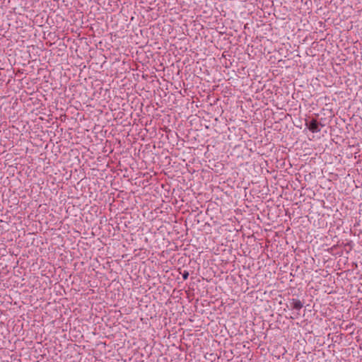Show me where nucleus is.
<instances>
[{"instance_id":"1","label":"nucleus","mask_w":362,"mask_h":362,"mask_svg":"<svg viewBox=\"0 0 362 362\" xmlns=\"http://www.w3.org/2000/svg\"><path fill=\"white\" fill-rule=\"evenodd\" d=\"M307 125L310 131H311L313 133H317L320 131L318 122H317L316 119H312L308 124H307Z\"/></svg>"},{"instance_id":"2","label":"nucleus","mask_w":362,"mask_h":362,"mask_svg":"<svg viewBox=\"0 0 362 362\" xmlns=\"http://www.w3.org/2000/svg\"><path fill=\"white\" fill-rule=\"evenodd\" d=\"M303 303L300 300L298 299H293L291 303V307L292 308L299 310L303 308Z\"/></svg>"},{"instance_id":"3","label":"nucleus","mask_w":362,"mask_h":362,"mask_svg":"<svg viewBox=\"0 0 362 362\" xmlns=\"http://www.w3.org/2000/svg\"><path fill=\"white\" fill-rule=\"evenodd\" d=\"M187 276H188V274H187H187H183V278H184L185 279H186L187 278Z\"/></svg>"}]
</instances>
